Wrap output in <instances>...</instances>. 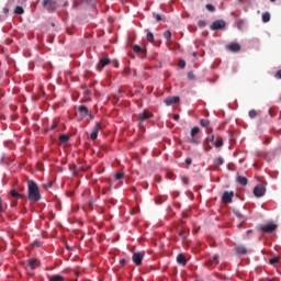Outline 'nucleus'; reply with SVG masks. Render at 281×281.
<instances>
[{
    "instance_id": "f257e3e1",
    "label": "nucleus",
    "mask_w": 281,
    "mask_h": 281,
    "mask_svg": "<svg viewBox=\"0 0 281 281\" xmlns=\"http://www.w3.org/2000/svg\"><path fill=\"white\" fill-rule=\"evenodd\" d=\"M27 199L29 201H33L34 203H38L41 200V190L38 189V184L34 182V180L27 181Z\"/></svg>"
},
{
    "instance_id": "f03ea898",
    "label": "nucleus",
    "mask_w": 281,
    "mask_h": 281,
    "mask_svg": "<svg viewBox=\"0 0 281 281\" xmlns=\"http://www.w3.org/2000/svg\"><path fill=\"white\" fill-rule=\"evenodd\" d=\"M43 8H45L47 12H56V10H58V2L56 0H44Z\"/></svg>"
},
{
    "instance_id": "7ed1b4c3",
    "label": "nucleus",
    "mask_w": 281,
    "mask_h": 281,
    "mask_svg": "<svg viewBox=\"0 0 281 281\" xmlns=\"http://www.w3.org/2000/svg\"><path fill=\"white\" fill-rule=\"evenodd\" d=\"M199 133H201V128H199L198 126L191 128V138L189 139L190 144H201V139L196 138V135H199Z\"/></svg>"
},
{
    "instance_id": "20e7f679",
    "label": "nucleus",
    "mask_w": 281,
    "mask_h": 281,
    "mask_svg": "<svg viewBox=\"0 0 281 281\" xmlns=\"http://www.w3.org/2000/svg\"><path fill=\"white\" fill-rule=\"evenodd\" d=\"M108 65H111V59L109 58V55L103 56L100 60L99 64L97 65V69L99 71H102L103 67H108Z\"/></svg>"
},
{
    "instance_id": "39448f33",
    "label": "nucleus",
    "mask_w": 281,
    "mask_h": 281,
    "mask_svg": "<svg viewBox=\"0 0 281 281\" xmlns=\"http://www.w3.org/2000/svg\"><path fill=\"white\" fill-rule=\"evenodd\" d=\"M100 131H102V123H95L92 133L90 134V139L92 142H95V139H98V134L100 133Z\"/></svg>"
},
{
    "instance_id": "423d86ee",
    "label": "nucleus",
    "mask_w": 281,
    "mask_h": 281,
    "mask_svg": "<svg viewBox=\"0 0 281 281\" xmlns=\"http://www.w3.org/2000/svg\"><path fill=\"white\" fill-rule=\"evenodd\" d=\"M261 232H265L266 234H271V232H276L278 229V224L269 223L266 225L260 226Z\"/></svg>"
},
{
    "instance_id": "0eeeda50",
    "label": "nucleus",
    "mask_w": 281,
    "mask_h": 281,
    "mask_svg": "<svg viewBox=\"0 0 281 281\" xmlns=\"http://www.w3.org/2000/svg\"><path fill=\"white\" fill-rule=\"evenodd\" d=\"M132 260L136 265V267H139V265H142V261L144 260V252H134L132 256Z\"/></svg>"
},
{
    "instance_id": "6e6552de",
    "label": "nucleus",
    "mask_w": 281,
    "mask_h": 281,
    "mask_svg": "<svg viewBox=\"0 0 281 281\" xmlns=\"http://www.w3.org/2000/svg\"><path fill=\"white\" fill-rule=\"evenodd\" d=\"M226 23L223 20H216L211 24V30H223L225 29Z\"/></svg>"
},
{
    "instance_id": "1a4fd4ad",
    "label": "nucleus",
    "mask_w": 281,
    "mask_h": 281,
    "mask_svg": "<svg viewBox=\"0 0 281 281\" xmlns=\"http://www.w3.org/2000/svg\"><path fill=\"white\" fill-rule=\"evenodd\" d=\"M266 192H267V189L263 186H257L254 189V194L258 199H260V196H265Z\"/></svg>"
},
{
    "instance_id": "9d476101",
    "label": "nucleus",
    "mask_w": 281,
    "mask_h": 281,
    "mask_svg": "<svg viewBox=\"0 0 281 281\" xmlns=\"http://www.w3.org/2000/svg\"><path fill=\"white\" fill-rule=\"evenodd\" d=\"M234 199V191H225L222 195L223 203H232Z\"/></svg>"
},
{
    "instance_id": "9b49d317",
    "label": "nucleus",
    "mask_w": 281,
    "mask_h": 281,
    "mask_svg": "<svg viewBox=\"0 0 281 281\" xmlns=\"http://www.w3.org/2000/svg\"><path fill=\"white\" fill-rule=\"evenodd\" d=\"M150 117H153V113H150V111L148 110H145L144 112L138 114V120L140 122H146V120H150Z\"/></svg>"
},
{
    "instance_id": "f8f14e48",
    "label": "nucleus",
    "mask_w": 281,
    "mask_h": 281,
    "mask_svg": "<svg viewBox=\"0 0 281 281\" xmlns=\"http://www.w3.org/2000/svg\"><path fill=\"white\" fill-rule=\"evenodd\" d=\"M179 100V97H169L164 102L167 106H172V104H178Z\"/></svg>"
},
{
    "instance_id": "ddd939ff",
    "label": "nucleus",
    "mask_w": 281,
    "mask_h": 281,
    "mask_svg": "<svg viewBox=\"0 0 281 281\" xmlns=\"http://www.w3.org/2000/svg\"><path fill=\"white\" fill-rule=\"evenodd\" d=\"M78 113H80V115H81L80 120H85V117H87V115H89V108H87L85 105H79Z\"/></svg>"
},
{
    "instance_id": "4468645a",
    "label": "nucleus",
    "mask_w": 281,
    "mask_h": 281,
    "mask_svg": "<svg viewBox=\"0 0 281 281\" xmlns=\"http://www.w3.org/2000/svg\"><path fill=\"white\" fill-rule=\"evenodd\" d=\"M40 266H41V261H38V259H29L27 260L26 267H30L32 271H34V269H36Z\"/></svg>"
},
{
    "instance_id": "2eb2a0df",
    "label": "nucleus",
    "mask_w": 281,
    "mask_h": 281,
    "mask_svg": "<svg viewBox=\"0 0 281 281\" xmlns=\"http://www.w3.org/2000/svg\"><path fill=\"white\" fill-rule=\"evenodd\" d=\"M213 265H218V255H214L213 257H211L209 259V261L206 262V267L212 268Z\"/></svg>"
},
{
    "instance_id": "dca6fc26",
    "label": "nucleus",
    "mask_w": 281,
    "mask_h": 281,
    "mask_svg": "<svg viewBox=\"0 0 281 281\" xmlns=\"http://www.w3.org/2000/svg\"><path fill=\"white\" fill-rule=\"evenodd\" d=\"M177 262H178V265H182V267H186V265H188V260H186V255L179 254L177 256Z\"/></svg>"
},
{
    "instance_id": "f3484780",
    "label": "nucleus",
    "mask_w": 281,
    "mask_h": 281,
    "mask_svg": "<svg viewBox=\"0 0 281 281\" xmlns=\"http://www.w3.org/2000/svg\"><path fill=\"white\" fill-rule=\"evenodd\" d=\"M200 125L203 126V128H206L207 133H212V128L210 126V121L206 119L200 120Z\"/></svg>"
},
{
    "instance_id": "a211bd4d",
    "label": "nucleus",
    "mask_w": 281,
    "mask_h": 281,
    "mask_svg": "<svg viewBox=\"0 0 281 281\" xmlns=\"http://www.w3.org/2000/svg\"><path fill=\"white\" fill-rule=\"evenodd\" d=\"M237 183L240 186H247L249 183V180H247V177L238 175L236 178Z\"/></svg>"
},
{
    "instance_id": "6ab92c4d",
    "label": "nucleus",
    "mask_w": 281,
    "mask_h": 281,
    "mask_svg": "<svg viewBox=\"0 0 281 281\" xmlns=\"http://www.w3.org/2000/svg\"><path fill=\"white\" fill-rule=\"evenodd\" d=\"M10 194H11L12 199H16V200L25 199V195L19 193V191L16 189L11 190Z\"/></svg>"
},
{
    "instance_id": "aec40b11",
    "label": "nucleus",
    "mask_w": 281,
    "mask_h": 281,
    "mask_svg": "<svg viewBox=\"0 0 281 281\" xmlns=\"http://www.w3.org/2000/svg\"><path fill=\"white\" fill-rule=\"evenodd\" d=\"M227 49H229V52H240V44H238V43H231L227 46Z\"/></svg>"
},
{
    "instance_id": "412c9836",
    "label": "nucleus",
    "mask_w": 281,
    "mask_h": 281,
    "mask_svg": "<svg viewBox=\"0 0 281 281\" xmlns=\"http://www.w3.org/2000/svg\"><path fill=\"white\" fill-rule=\"evenodd\" d=\"M189 234H190V229L189 228H182L179 232V236L182 238V240H186V238H188Z\"/></svg>"
},
{
    "instance_id": "4be33fe9",
    "label": "nucleus",
    "mask_w": 281,
    "mask_h": 281,
    "mask_svg": "<svg viewBox=\"0 0 281 281\" xmlns=\"http://www.w3.org/2000/svg\"><path fill=\"white\" fill-rule=\"evenodd\" d=\"M236 254H238L239 256H245V254H247V248L245 246H237L235 248Z\"/></svg>"
},
{
    "instance_id": "5701e85b",
    "label": "nucleus",
    "mask_w": 281,
    "mask_h": 281,
    "mask_svg": "<svg viewBox=\"0 0 281 281\" xmlns=\"http://www.w3.org/2000/svg\"><path fill=\"white\" fill-rule=\"evenodd\" d=\"M48 281H65V277L60 274L48 276Z\"/></svg>"
},
{
    "instance_id": "b1692460",
    "label": "nucleus",
    "mask_w": 281,
    "mask_h": 281,
    "mask_svg": "<svg viewBox=\"0 0 281 281\" xmlns=\"http://www.w3.org/2000/svg\"><path fill=\"white\" fill-rule=\"evenodd\" d=\"M233 214H235V216L237 218H240V221H245V216H243V213H240V211L238 209H233Z\"/></svg>"
},
{
    "instance_id": "393cba45",
    "label": "nucleus",
    "mask_w": 281,
    "mask_h": 281,
    "mask_svg": "<svg viewBox=\"0 0 281 281\" xmlns=\"http://www.w3.org/2000/svg\"><path fill=\"white\" fill-rule=\"evenodd\" d=\"M133 52L135 54H144V52H146V49L142 48L139 45H134L133 46Z\"/></svg>"
},
{
    "instance_id": "a878e982",
    "label": "nucleus",
    "mask_w": 281,
    "mask_h": 281,
    "mask_svg": "<svg viewBox=\"0 0 281 281\" xmlns=\"http://www.w3.org/2000/svg\"><path fill=\"white\" fill-rule=\"evenodd\" d=\"M269 21H271V14L269 12H265L262 14V22L263 23H269Z\"/></svg>"
},
{
    "instance_id": "bb28decb",
    "label": "nucleus",
    "mask_w": 281,
    "mask_h": 281,
    "mask_svg": "<svg viewBox=\"0 0 281 281\" xmlns=\"http://www.w3.org/2000/svg\"><path fill=\"white\" fill-rule=\"evenodd\" d=\"M114 179H115V181H120L121 179H124V172L123 171L115 172Z\"/></svg>"
},
{
    "instance_id": "cd10ccee",
    "label": "nucleus",
    "mask_w": 281,
    "mask_h": 281,
    "mask_svg": "<svg viewBox=\"0 0 281 281\" xmlns=\"http://www.w3.org/2000/svg\"><path fill=\"white\" fill-rule=\"evenodd\" d=\"M68 139H69V135L67 134L59 135V142H61V144H67Z\"/></svg>"
},
{
    "instance_id": "c85d7f7f",
    "label": "nucleus",
    "mask_w": 281,
    "mask_h": 281,
    "mask_svg": "<svg viewBox=\"0 0 281 281\" xmlns=\"http://www.w3.org/2000/svg\"><path fill=\"white\" fill-rule=\"evenodd\" d=\"M213 146H215V148H222L223 138H217L215 142H213Z\"/></svg>"
},
{
    "instance_id": "c756f323",
    "label": "nucleus",
    "mask_w": 281,
    "mask_h": 281,
    "mask_svg": "<svg viewBox=\"0 0 281 281\" xmlns=\"http://www.w3.org/2000/svg\"><path fill=\"white\" fill-rule=\"evenodd\" d=\"M258 114H259L258 111L250 110L248 115H249L250 120H255V117H258Z\"/></svg>"
},
{
    "instance_id": "7c9ffc66",
    "label": "nucleus",
    "mask_w": 281,
    "mask_h": 281,
    "mask_svg": "<svg viewBox=\"0 0 281 281\" xmlns=\"http://www.w3.org/2000/svg\"><path fill=\"white\" fill-rule=\"evenodd\" d=\"M24 12L23 7L16 5L14 9V14H24Z\"/></svg>"
},
{
    "instance_id": "2f4dec72",
    "label": "nucleus",
    "mask_w": 281,
    "mask_h": 281,
    "mask_svg": "<svg viewBox=\"0 0 281 281\" xmlns=\"http://www.w3.org/2000/svg\"><path fill=\"white\" fill-rule=\"evenodd\" d=\"M224 160L223 158L218 157L214 159V166H223Z\"/></svg>"
},
{
    "instance_id": "473e14b6",
    "label": "nucleus",
    "mask_w": 281,
    "mask_h": 281,
    "mask_svg": "<svg viewBox=\"0 0 281 281\" xmlns=\"http://www.w3.org/2000/svg\"><path fill=\"white\" fill-rule=\"evenodd\" d=\"M146 38L149 43H153L155 41V35L150 32L147 33Z\"/></svg>"
},
{
    "instance_id": "72a5a7b5",
    "label": "nucleus",
    "mask_w": 281,
    "mask_h": 281,
    "mask_svg": "<svg viewBox=\"0 0 281 281\" xmlns=\"http://www.w3.org/2000/svg\"><path fill=\"white\" fill-rule=\"evenodd\" d=\"M236 25L238 30H243V25H245V20H237Z\"/></svg>"
},
{
    "instance_id": "f704fd0d",
    "label": "nucleus",
    "mask_w": 281,
    "mask_h": 281,
    "mask_svg": "<svg viewBox=\"0 0 281 281\" xmlns=\"http://www.w3.org/2000/svg\"><path fill=\"white\" fill-rule=\"evenodd\" d=\"M55 128H58V121L54 120L50 127H49V131H55Z\"/></svg>"
},
{
    "instance_id": "c9c22d12",
    "label": "nucleus",
    "mask_w": 281,
    "mask_h": 281,
    "mask_svg": "<svg viewBox=\"0 0 281 281\" xmlns=\"http://www.w3.org/2000/svg\"><path fill=\"white\" fill-rule=\"evenodd\" d=\"M280 262V257H273L270 259V265H278Z\"/></svg>"
},
{
    "instance_id": "e433bc0d",
    "label": "nucleus",
    "mask_w": 281,
    "mask_h": 281,
    "mask_svg": "<svg viewBox=\"0 0 281 281\" xmlns=\"http://www.w3.org/2000/svg\"><path fill=\"white\" fill-rule=\"evenodd\" d=\"M178 67H179L180 69H186V60L180 59V60H179V64H178Z\"/></svg>"
},
{
    "instance_id": "4c0bfd02",
    "label": "nucleus",
    "mask_w": 281,
    "mask_h": 281,
    "mask_svg": "<svg viewBox=\"0 0 281 281\" xmlns=\"http://www.w3.org/2000/svg\"><path fill=\"white\" fill-rule=\"evenodd\" d=\"M171 36H172V33H171L170 31H166V32L164 33V37L167 38V41L170 40Z\"/></svg>"
},
{
    "instance_id": "58836bf2",
    "label": "nucleus",
    "mask_w": 281,
    "mask_h": 281,
    "mask_svg": "<svg viewBox=\"0 0 281 281\" xmlns=\"http://www.w3.org/2000/svg\"><path fill=\"white\" fill-rule=\"evenodd\" d=\"M4 210L3 199L0 198V214H3Z\"/></svg>"
},
{
    "instance_id": "ea45409f",
    "label": "nucleus",
    "mask_w": 281,
    "mask_h": 281,
    "mask_svg": "<svg viewBox=\"0 0 281 281\" xmlns=\"http://www.w3.org/2000/svg\"><path fill=\"white\" fill-rule=\"evenodd\" d=\"M153 16H154V19H156V21H158V22L161 21V15L156 12H153Z\"/></svg>"
},
{
    "instance_id": "a19ab883",
    "label": "nucleus",
    "mask_w": 281,
    "mask_h": 281,
    "mask_svg": "<svg viewBox=\"0 0 281 281\" xmlns=\"http://www.w3.org/2000/svg\"><path fill=\"white\" fill-rule=\"evenodd\" d=\"M212 142V144H214V134H211L209 137H206V143Z\"/></svg>"
},
{
    "instance_id": "79ce46f5",
    "label": "nucleus",
    "mask_w": 281,
    "mask_h": 281,
    "mask_svg": "<svg viewBox=\"0 0 281 281\" xmlns=\"http://www.w3.org/2000/svg\"><path fill=\"white\" fill-rule=\"evenodd\" d=\"M274 78H277V80H281V69L276 72Z\"/></svg>"
},
{
    "instance_id": "37998d69",
    "label": "nucleus",
    "mask_w": 281,
    "mask_h": 281,
    "mask_svg": "<svg viewBox=\"0 0 281 281\" xmlns=\"http://www.w3.org/2000/svg\"><path fill=\"white\" fill-rule=\"evenodd\" d=\"M184 164H186L187 166H192V158H187V159L184 160Z\"/></svg>"
},
{
    "instance_id": "c03bdc74",
    "label": "nucleus",
    "mask_w": 281,
    "mask_h": 281,
    "mask_svg": "<svg viewBox=\"0 0 281 281\" xmlns=\"http://www.w3.org/2000/svg\"><path fill=\"white\" fill-rule=\"evenodd\" d=\"M206 10H209L210 12H214V5L206 4Z\"/></svg>"
},
{
    "instance_id": "a18cd8bd",
    "label": "nucleus",
    "mask_w": 281,
    "mask_h": 281,
    "mask_svg": "<svg viewBox=\"0 0 281 281\" xmlns=\"http://www.w3.org/2000/svg\"><path fill=\"white\" fill-rule=\"evenodd\" d=\"M245 223H247V218L241 220L240 224L238 225V229H240V227H243Z\"/></svg>"
},
{
    "instance_id": "49530a36",
    "label": "nucleus",
    "mask_w": 281,
    "mask_h": 281,
    "mask_svg": "<svg viewBox=\"0 0 281 281\" xmlns=\"http://www.w3.org/2000/svg\"><path fill=\"white\" fill-rule=\"evenodd\" d=\"M188 78H189V80H194V74L189 72V74H188Z\"/></svg>"
},
{
    "instance_id": "de8ad7c7",
    "label": "nucleus",
    "mask_w": 281,
    "mask_h": 281,
    "mask_svg": "<svg viewBox=\"0 0 281 281\" xmlns=\"http://www.w3.org/2000/svg\"><path fill=\"white\" fill-rule=\"evenodd\" d=\"M205 153H210V150H212V146L207 145L205 148H204Z\"/></svg>"
},
{
    "instance_id": "09e8293b",
    "label": "nucleus",
    "mask_w": 281,
    "mask_h": 281,
    "mask_svg": "<svg viewBox=\"0 0 281 281\" xmlns=\"http://www.w3.org/2000/svg\"><path fill=\"white\" fill-rule=\"evenodd\" d=\"M182 183L184 184V186H188V179L186 178V177H182Z\"/></svg>"
},
{
    "instance_id": "8fccbe9b",
    "label": "nucleus",
    "mask_w": 281,
    "mask_h": 281,
    "mask_svg": "<svg viewBox=\"0 0 281 281\" xmlns=\"http://www.w3.org/2000/svg\"><path fill=\"white\" fill-rule=\"evenodd\" d=\"M179 114H173V120H176V122H179Z\"/></svg>"
},
{
    "instance_id": "3c124183",
    "label": "nucleus",
    "mask_w": 281,
    "mask_h": 281,
    "mask_svg": "<svg viewBox=\"0 0 281 281\" xmlns=\"http://www.w3.org/2000/svg\"><path fill=\"white\" fill-rule=\"evenodd\" d=\"M120 265H122L124 267V265H126V259H121Z\"/></svg>"
},
{
    "instance_id": "603ef678",
    "label": "nucleus",
    "mask_w": 281,
    "mask_h": 281,
    "mask_svg": "<svg viewBox=\"0 0 281 281\" xmlns=\"http://www.w3.org/2000/svg\"><path fill=\"white\" fill-rule=\"evenodd\" d=\"M200 27H205V23L203 21H199Z\"/></svg>"
},
{
    "instance_id": "864d4df0",
    "label": "nucleus",
    "mask_w": 281,
    "mask_h": 281,
    "mask_svg": "<svg viewBox=\"0 0 281 281\" xmlns=\"http://www.w3.org/2000/svg\"><path fill=\"white\" fill-rule=\"evenodd\" d=\"M16 205H18L16 201L12 203V207H16Z\"/></svg>"
},
{
    "instance_id": "5fc2aeb1",
    "label": "nucleus",
    "mask_w": 281,
    "mask_h": 281,
    "mask_svg": "<svg viewBox=\"0 0 281 281\" xmlns=\"http://www.w3.org/2000/svg\"><path fill=\"white\" fill-rule=\"evenodd\" d=\"M183 218H188V213L182 214Z\"/></svg>"
},
{
    "instance_id": "6e6d98bb",
    "label": "nucleus",
    "mask_w": 281,
    "mask_h": 281,
    "mask_svg": "<svg viewBox=\"0 0 281 281\" xmlns=\"http://www.w3.org/2000/svg\"><path fill=\"white\" fill-rule=\"evenodd\" d=\"M254 233V231H251V229H248L247 232H246V234H252Z\"/></svg>"
},
{
    "instance_id": "4d7b16f0",
    "label": "nucleus",
    "mask_w": 281,
    "mask_h": 281,
    "mask_svg": "<svg viewBox=\"0 0 281 281\" xmlns=\"http://www.w3.org/2000/svg\"><path fill=\"white\" fill-rule=\"evenodd\" d=\"M90 120H93V114H89Z\"/></svg>"
},
{
    "instance_id": "13d9d810",
    "label": "nucleus",
    "mask_w": 281,
    "mask_h": 281,
    "mask_svg": "<svg viewBox=\"0 0 281 281\" xmlns=\"http://www.w3.org/2000/svg\"><path fill=\"white\" fill-rule=\"evenodd\" d=\"M75 274H76V276H80V272H78V271H75Z\"/></svg>"
},
{
    "instance_id": "bf43d9fd",
    "label": "nucleus",
    "mask_w": 281,
    "mask_h": 281,
    "mask_svg": "<svg viewBox=\"0 0 281 281\" xmlns=\"http://www.w3.org/2000/svg\"><path fill=\"white\" fill-rule=\"evenodd\" d=\"M64 5H65V7L69 5V2H65Z\"/></svg>"
},
{
    "instance_id": "052dcab7",
    "label": "nucleus",
    "mask_w": 281,
    "mask_h": 281,
    "mask_svg": "<svg viewBox=\"0 0 281 281\" xmlns=\"http://www.w3.org/2000/svg\"><path fill=\"white\" fill-rule=\"evenodd\" d=\"M18 192H23V188L19 189Z\"/></svg>"
},
{
    "instance_id": "680f3d73",
    "label": "nucleus",
    "mask_w": 281,
    "mask_h": 281,
    "mask_svg": "<svg viewBox=\"0 0 281 281\" xmlns=\"http://www.w3.org/2000/svg\"><path fill=\"white\" fill-rule=\"evenodd\" d=\"M270 142H271V140L267 139V140H266V144H269Z\"/></svg>"
},
{
    "instance_id": "e2e57ef3",
    "label": "nucleus",
    "mask_w": 281,
    "mask_h": 281,
    "mask_svg": "<svg viewBox=\"0 0 281 281\" xmlns=\"http://www.w3.org/2000/svg\"><path fill=\"white\" fill-rule=\"evenodd\" d=\"M194 58H196V53H193Z\"/></svg>"
},
{
    "instance_id": "0e129e2a",
    "label": "nucleus",
    "mask_w": 281,
    "mask_h": 281,
    "mask_svg": "<svg viewBox=\"0 0 281 281\" xmlns=\"http://www.w3.org/2000/svg\"><path fill=\"white\" fill-rule=\"evenodd\" d=\"M103 194H106V191H103Z\"/></svg>"
},
{
    "instance_id": "69168bd1",
    "label": "nucleus",
    "mask_w": 281,
    "mask_h": 281,
    "mask_svg": "<svg viewBox=\"0 0 281 281\" xmlns=\"http://www.w3.org/2000/svg\"><path fill=\"white\" fill-rule=\"evenodd\" d=\"M270 1H272V2H273V1H276V0H270Z\"/></svg>"
}]
</instances>
